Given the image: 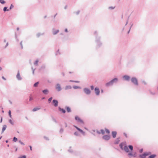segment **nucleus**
<instances>
[{
    "label": "nucleus",
    "mask_w": 158,
    "mask_h": 158,
    "mask_svg": "<svg viewBox=\"0 0 158 158\" xmlns=\"http://www.w3.org/2000/svg\"><path fill=\"white\" fill-rule=\"evenodd\" d=\"M80 12V11H78L76 12V13L77 15H78Z\"/></svg>",
    "instance_id": "a19ab883"
},
{
    "label": "nucleus",
    "mask_w": 158,
    "mask_h": 158,
    "mask_svg": "<svg viewBox=\"0 0 158 158\" xmlns=\"http://www.w3.org/2000/svg\"><path fill=\"white\" fill-rule=\"evenodd\" d=\"M98 133L99 134H100V132H99L98 131Z\"/></svg>",
    "instance_id": "69168bd1"
},
{
    "label": "nucleus",
    "mask_w": 158,
    "mask_h": 158,
    "mask_svg": "<svg viewBox=\"0 0 158 158\" xmlns=\"http://www.w3.org/2000/svg\"><path fill=\"white\" fill-rule=\"evenodd\" d=\"M20 45H21V48H23V47L22 45V42H20Z\"/></svg>",
    "instance_id": "c03bdc74"
},
{
    "label": "nucleus",
    "mask_w": 158,
    "mask_h": 158,
    "mask_svg": "<svg viewBox=\"0 0 158 158\" xmlns=\"http://www.w3.org/2000/svg\"><path fill=\"white\" fill-rule=\"evenodd\" d=\"M30 148V149L31 151L32 150V147L31 146H29Z\"/></svg>",
    "instance_id": "09e8293b"
},
{
    "label": "nucleus",
    "mask_w": 158,
    "mask_h": 158,
    "mask_svg": "<svg viewBox=\"0 0 158 158\" xmlns=\"http://www.w3.org/2000/svg\"><path fill=\"white\" fill-rule=\"evenodd\" d=\"M2 69V68L1 67H0V70H1Z\"/></svg>",
    "instance_id": "13d9d810"
},
{
    "label": "nucleus",
    "mask_w": 158,
    "mask_h": 158,
    "mask_svg": "<svg viewBox=\"0 0 158 158\" xmlns=\"http://www.w3.org/2000/svg\"><path fill=\"white\" fill-rule=\"evenodd\" d=\"M119 146L122 150H124L125 152L128 153L127 155L129 157L136 156V153L133 152V147L132 146L130 145L127 147L124 143H120Z\"/></svg>",
    "instance_id": "f257e3e1"
},
{
    "label": "nucleus",
    "mask_w": 158,
    "mask_h": 158,
    "mask_svg": "<svg viewBox=\"0 0 158 158\" xmlns=\"http://www.w3.org/2000/svg\"><path fill=\"white\" fill-rule=\"evenodd\" d=\"M110 138V135H104L103 136V138L106 140H108Z\"/></svg>",
    "instance_id": "423d86ee"
},
{
    "label": "nucleus",
    "mask_w": 158,
    "mask_h": 158,
    "mask_svg": "<svg viewBox=\"0 0 158 158\" xmlns=\"http://www.w3.org/2000/svg\"><path fill=\"white\" fill-rule=\"evenodd\" d=\"M44 98H42V99H44Z\"/></svg>",
    "instance_id": "e2e57ef3"
},
{
    "label": "nucleus",
    "mask_w": 158,
    "mask_h": 158,
    "mask_svg": "<svg viewBox=\"0 0 158 158\" xmlns=\"http://www.w3.org/2000/svg\"><path fill=\"white\" fill-rule=\"evenodd\" d=\"M8 114L9 116L11 118V112L10 110H9L8 112Z\"/></svg>",
    "instance_id": "7c9ffc66"
},
{
    "label": "nucleus",
    "mask_w": 158,
    "mask_h": 158,
    "mask_svg": "<svg viewBox=\"0 0 158 158\" xmlns=\"http://www.w3.org/2000/svg\"><path fill=\"white\" fill-rule=\"evenodd\" d=\"M17 30H19V28H17Z\"/></svg>",
    "instance_id": "774afa93"
},
{
    "label": "nucleus",
    "mask_w": 158,
    "mask_h": 158,
    "mask_svg": "<svg viewBox=\"0 0 158 158\" xmlns=\"http://www.w3.org/2000/svg\"><path fill=\"white\" fill-rule=\"evenodd\" d=\"M94 91L95 94L96 95L98 96L99 95L100 91L98 87H95L94 89Z\"/></svg>",
    "instance_id": "20e7f679"
},
{
    "label": "nucleus",
    "mask_w": 158,
    "mask_h": 158,
    "mask_svg": "<svg viewBox=\"0 0 158 158\" xmlns=\"http://www.w3.org/2000/svg\"><path fill=\"white\" fill-rule=\"evenodd\" d=\"M7 9V7H5L4 8H3V10L4 11H9V9Z\"/></svg>",
    "instance_id": "bb28decb"
},
{
    "label": "nucleus",
    "mask_w": 158,
    "mask_h": 158,
    "mask_svg": "<svg viewBox=\"0 0 158 158\" xmlns=\"http://www.w3.org/2000/svg\"><path fill=\"white\" fill-rule=\"evenodd\" d=\"M105 131H106V133H107L108 134H109V133H110V131H109L107 129H105Z\"/></svg>",
    "instance_id": "c9c22d12"
},
{
    "label": "nucleus",
    "mask_w": 158,
    "mask_h": 158,
    "mask_svg": "<svg viewBox=\"0 0 158 158\" xmlns=\"http://www.w3.org/2000/svg\"><path fill=\"white\" fill-rule=\"evenodd\" d=\"M74 82H76V83H79V81H74Z\"/></svg>",
    "instance_id": "8fccbe9b"
},
{
    "label": "nucleus",
    "mask_w": 158,
    "mask_h": 158,
    "mask_svg": "<svg viewBox=\"0 0 158 158\" xmlns=\"http://www.w3.org/2000/svg\"><path fill=\"white\" fill-rule=\"evenodd\" d=\"M2 119L1 118V123L2 122Z\"/></svg>",
    "instance_id": "052dcab7"
},
{
    "label": "nucleus",
    "mask_w": 158,
    "mask_h": 158,
    "mask_svg": "<svg viewBox=\"0 0 158 158\" xmlns=\"http://www.w3.org/2000/svg\"><path fill=\"white\" fill-rule=\"evenodd\" d=\"M9 145H7V146H8V147H9Z\"/></svg>",
    "instance_id": "338daca9"
},
{
    "label": "nucleus",
    "mask_w": 158,
    "mask_h": 158,
    "mask_svg": "<svg viewBox=\"0 0 158 158\" xmlns=\"http://www.w3.org/2000/svg\"><path fill=\"white\" fill-rule=\"evenodd\" d=\"M6 143H7L8 142V141L7 140H6Z\"/></svg>",
    "instance_id": "4d7b16f0"
},
{
    "label": "nucleus",
    "mask_w": 158,
    "mask_h": 158,
    "mask_svg": "<svg viewBox=\"0 0 158 158\" xmlns=\"http://www.w3.org/2000/svg\"><path fill=\"white\" fill-rule=\"evenodd\" d=\"M112 83L117 82L118 81V79L117 78H115L111 80Z\"/></svg>",
    "instance_id": "ddd939ff"
},
{
    "label": "nucleus",
    "mask_w": 158,
    "mask_h": 158,
    "mask_svg": "<svg viewBox=\"0 0 158 158\" xmlns=\"http://www.w3.org/2000/svg\"><path fill=\"white\" fill-rule=\"evenodd\" d=\"M70 82H72V81H70Z\"/></svg>",
    "instance_id": "0e129e2a"
},
{
    "label": "nucleus",
    "mask_w": 158,
    "mask_h": 158,
    "mask_svg": "<svg viewBox=\"0 0 158 158\" xmlns=\"http://www.w3.org/2000/svg\"><path fill=\"white\" fill-rule=\"evenodd\" d=\"M143 151V149H141L140 150H139V152L140 153H141Z\"/></svg>",
    "instance_id": "a18cd8bd"
},
{
    "label": "nucleus",
    "mask_w": 158,
    "mask_h": 158,
    "mask_svg": "<svg viewBox=\"0 0 158 158\" xmlns=\"http://www.w3.org/2000/svg\"><path fill=\"white\" fill-rule=\"evenodd\" d=\"M72 88V87L71 86L68 85L65 87V90H67L69 89H71Z\"/></svg>",
    "instance_id": "a211bd4d"
},
{
    "label": "nucleus",
    "mask_w": 158,
    "mask_h": 158,
    "mask_svg": "<svg viewBox=\"0 0 158 158\" xmlns=\"http://www.w3.org/2000/svg\"><path fill=\"white\" fill-rule=\"evenodd\" d=\"M132 82L136 85H138L137 79L135 77H133L131 79Z\"/></svg>",
    "instance_id": "7ed1b4c3"
},
{
    "label": "nucleus",
    "mask_w": 158,
    "mask_h": 158,
    "mask_svg": "<svg viewBox=\"0 0 158 158\" xmlns=\"http://www.w3.org/2000/svg\"><path fill=\"white\" fill-rule=\"evenodd\" d=\"M42 92L44 94H47L48 93V90L47 89H46L43 90Z\"/></svg>",
    "instance_id": "2eb2a0df"
},
{
    "label": "nucleus",
    "mask_w": 158,
    "mask_h": 158,
    "mask_svg": "<svg viewBox=\"0 0 158 158\" xmlns=\"http://www.w3.org/2000/svg\"><path fill=\"white\" fill-rule=\"evenodd\" d=\"M56 89L58 91H60L61 88L60 85L59 84H57L56 85Z\"/></svg>",
    "instance_id": "0eeeda50"
},
{
    "label": "nucleus",
    "mask_w": 158,
    "mask_h": 158,
    "mask_svg": "<svg viewBox=\"0 0 158 158\" xmlns=\"http://www.w3.org/2000/svg\"><path fill=\"white\" fill-rule=\"evenodd\" d=\"M113 83L111 82V81L109 82H108L106 84V86H108L110 85H112Z\"/></svg>",
    "instance_id": "4468645a"
},
{
    "label": "nucleus",
    "mask_w": 158,
    "mask_h": 158,
    "mask_svg": "<svg viewBox=\"0 0 158 158\" xmlns=\"http://www.w3.org/2000/svg\"><path fill=\"white\" fill-rule=\"evenodd\" d=\"M2 79H3L4 80H6L5 78L4 77H2Z\"/></svg>",
    "instance_id": "864d4df0"
},
{
    "label": "nucleus",
    "mask_w": 158,
    "mask_h": 158,
    "mask_svg": "<svg viewBox=\"0 0 158 158\" xmlns=\"http://www.w3.org/2000/svg\"><path fill=\"white\" fill-rule=\"evenodd\" d=\"M132 24H131V27H130V30H129V31H128V33H129V32H130V29H131V27L132 26Z\"/></svg>",
    "instance_id": "3c124183"
},
{
    "label": "nucleus",
    "mask_w": 158,
    "mask_h": 158,
    "mask_svg": "<svg viewBox=\"0 0 158 158\" xmlns=\"http://www.w3.org/2000/svg\"><path fill=\"white\" fill-rule=\"evenodd\" d=\"M156 156V155H152L149 157V158H154Z\"/></svg>",
    "instance_id": "5701e85b"
},
{
    "label": "nucleus",
    "mask_w": 158,
    "mask_h": 158,
    "mask_svg": "<svg viewBox=\"0 0 158 158\" xmlns=\"http://www.w3.org/2000/svg\"><path fill=\"white\" fill-rule=\"evenodd\" d=\"M32 69L33 70V72H32L33 74H34V72H35V69H33L32 68Z\"/></svg>",
    "instance_id": "79ce46f5"
},
{
    "label": "nucleus",
    "mask_w": 158,
    "mask_h": 158,
    "mask_svg": "<svg viewBox=\"0 0 158 158\" xmlns=\"http://www.w3.org/2000/svg\"><path fill=\"white\" fill-rule=\"evenodd\" d=\"M148 153H144L143 154L140 156V157L141 158H145L146 156H148Z\"/></svg>",
    "instance_id": "f8f14e48"
},
{
    "label": "nucleus",
    "mask_w": 158,
    "mask_h": 158,
    "mask_svg": "<svg viewBox=\"0 0 158 158\" xmlns=\"http://www.w3.org/2000/svg\"><path fill=\"white\" fill-rule=\"evenodd\" d=\"M40 108H39L38 107H35L32 110V111L34 112L35 111L37 110H38L40 109Z\"/></svg>",
    "instance_id": "6ab92c4d"
},
{
    "label": "nucleus",
    "mask_w": 158,
    "mask_h": 158,
    "mask_svg": "<svg viewBox=\"0 0 158 158\" xmlns=\"http://www.w3.org/2000/svg\"><path fill=\"white\" fill-rule=\"evenodd\" d=\"M123 78L124 80L128 81L129 80L130 77L128 76L125 75L123 76Z\"/></svg>",
    "instance_id": "9d476101"
},
{
    "label": "nucleus",
    "mask_w": 158,
    "mask_h": 158,
    "mask_svg": "<svg viewBox=\"0 0 158 158\" xmlns=\"http://www.w3.org/2000/svg\"><path fill=\"white\" fill-rule=\"evenodd\" d=\"M4 42H6V39L4 40Z\"/></svg>",
    "instance_id": "5fc2aeb1"
},
{
    "label": "nucleus",
    "mask_w": 158,
    "mask_h": 158,
    "mask_svg": "<svg viewBox=\"0 0 158 158\" xmlns=\"http://www.w3.org/2000/svg\"><path fill=\"white\" fill-rule=\"evenodd\" d=\"M84 91L85 93L87 94H89L91 93V91L90 90L86 88H84Z\"/></svg>",
    "instance_id": "39448f33"
},
{
    "label": "nucleus",
    "mask_w": 158,
    "mask_h": 158,
    "mask_svg": "<svg viewBox=\"0 0 158 158\" xmlns=\"http://www.w3.org/2000/svg\"><path fill=\"white\" fill-rule=\"evenodd\" d=\"M101 92H102V93H103V90H101Z\"/></svg>",
    "instance_id": "6e6d98bb"
},
{
    "label": "nucleus",
    "mask_w": 158,
    "mask_h": 158,
    "mask_svg": "<svg viewBox=\"0 0 158 158\" xmlns=\"http://www.w3.org/2000/svg\"><path fill=\"white\" fill-rule=\"evenodd\" d=\"M67 111L69 112H70L71 111L70 108L69 107H67Z\"/></svg>",
    "instance_id": "2f4dec72"
},
{
    "label": "nucleus",
    "mask_w": 158,
    "mask_h": 158,
    "mask_svg": "<svg viewBox=\"0 0 158 158\" xmlns=\"http://www.w3.org/2000/svg\"><path fill=\"white\" fill-rule=\"evenodd\" d=\"M59 110L60 111H61L63 113H65V110H64L63 109L60 108V107H59Z\"/></svg>",
    "instance_id": "aec40b11"
},
{
    "label": "nucleus",
    "mask_w": 158,
    "mask_h": 158,
    "mask_svg": "<svg viewBox=\"0 0 158 158\" xmlns=\"http://www.w3.org/2000/svg\"><path fill=\"white\" fill-rule=\"evenodd\" d=\"M40 35H41V34H40V33H38V34H37V36L38 37H39L40 36Z\"/></svg>",
    "instance_id": "ea45409f"
},
{
    "label": "nucleus",
    "mask_w": 158,
    "mask_h": 158,
    "mask_svg": "<svg viewBox=\"0 0 158 158\" xmlns=\"http://www.w3.org/2000/svg\"><path fill=\"white\" fill-rule=\"evenodd\" d=\"M59 32V30H57L56 31H54L53 32V35H55L57 33Z\"/></svg>",
    "instance_id": "412c9836"
},
{
    "label": "nucleus",
    "mask_w": 158,
    "mask_h": 158,
    "mask_svg": "<svg viewBox=\"0 0 158 158\" xmlns=\"http://www.w3.org/2000/svg\"><path fill=\"white\" fill-rule=\"evenodd\" d=\"M117 133L116 131H112V135L113 137L114 138L116 137V135Z\"/></svg>",
    "instance_id": "f3484780"
},
{
    "label": "nucleus",
    "mask_w": 158,
    "mask_h": 158,
    "mask_svg": "<svg viewBox=\"0 0 158 158\" xmlns=\"http://www.w3.org/2000/svg\"><path fill=\"white\" fill-rule=\"evenodd\" d=\"M73 88L74 89H81V88L79 86H73Z\"/></svg>",
    "instance_id": "a878e982"
},
{
    "label": "nucleus",
    "mask_w": 158,
    "mask_h": 158,
    "mask_svg": "<svg viewBox=\"0 0 158 158\" xmlns=\"http://www.w3.org/2000/svg\"><path fill=\"white\" fill-rule=\"evenodd\" d=\"M16 78L19 80H21L22 79V78L20 75L19 72V71H18V73L16 75Z\"/></svg>",
    "instance_id": "1a4fd4ad"
},
{
    "label": "nucleus",
    "mask_w": 158,
    "mask_h": 158,
    "mask_svg": "<svg viewBox=\"0 0 158 158\" xmlns=\"http://www.w3.org/2000/svg\"><path fill=\"white\" fill-rule=\"evenodd\" d=\"M52 97H51L48 99V101L49 103L51 102V101L52 99Z\"/></svg>",
    "instance_id": "473e14b6"
},
{
    "label": "nucleus",
    "mask_w": 158,
    "mask_h": 158,
    "mask_svg": "<svg viewBox=\"0 0 158 158\" xmlns=\"http://www.w3.org/2000/svg\"><path fill=\"white\" fill-rule=\"evenodd\" d=\"M52 102L54 103V106H58V102L57 100H53L52 101Z\"/></svg>",
    "instance_id": "9b49d317"
},
{
    "label": "nucleus",
    "mask_w": 158,
    "mask_h": 158,
    "mask_svg": "<svg viewBox=\"0 0 158 158\" xmlns=\"http://www.w3.org/2000/svg\"><path fill=\"white\" fill-rule=\"evenodd\" d=\"M119 140L118 139H117L115 142V144H118L119 143Z\"/></svg>",
    "instance_id": "72a5a7b5"
},
{
    "label": "nucleus",
    "mask_w": 158,
    "mask_h": 158,
    "mask_svg": "<svg viewBox=\"0 0 158 158\" xmlns=\"http://www.w3.org/2000/svg\"><path fill=\"white\" fill-rule=\"evenodd\" d=\"M90 88L92 90H93L94 89V87L93 85L91 86Z\"/></svg>",
    "instance_id": "58836bf2"
},
{
    "label": "nucleus",
    "mask_w": 158,
    "mask_h": 158,
    "mask_svg": "<svg viewBox=\"0 0 158 158\" xmlns=\"http://www.w3.org/2000/svg\"><path fill=\"white\" fill-rule=\"evenodd\" d=\"M74 134L76 136H78L79 135V134L77 132H74Z\"/></svg>",
    "instance_id": "4c0bfd02"
},
{
    "label": "nucleus",
    "mask_w": 158,
    "mask_h": 158,
    "mask_svg": "<svg viewBox=\"0 0 158 158\" xmlns=\"http://www.w3.org/2000/svg\"><path fill=\"white\" fill-rule=\"evenodd\" d=\"M19 143H20L21 145H25V144L24 143H23V142H22L21 140H19Z\"/></svg>",
    "instance_id": "cd10ccee"
},
{
    "label": "nucleus",
    "mask_w": 158,
    "mask_h": 158,
    "mask_svg": "<svg viewBox=\"0 0 158 158\" xmlns=\"http://www.w3.org/2000/svg\"><path fill=\"white\" fill-rule=\"evenodd\" d=\"M17 140H18V139L16 137H14L13 140V142H16L17 141Z\"/></svg>",
    "instance_id": "393cba45"
},
{
    "label": "nucleus",
    "mask_w": 158,
    "mask_h": 158,
    "mask_svg": "<svg viewBox=\"0 0 158 158\" xmlns=\"http://www.w3.org/2000/svg\"><path fill=\"white\" fill-rule=\"evenodd\" d=\"M0 2L2 4H4L5 2L4 0H0Z\"/></svg>",
    "instance_id": "c756f323"
},
{
    "label": "nucleus",
    "mask_w": 158,
    "mask_h": 158,
    "mask_svg": "<svg viewBox=\"0 0 158 158\" xmlns=\"http://www.w3.org/2000/svg\"><path fill=\"white\" fill-rule=\"evenodd\" d=\"M74 127L78 130L79 131H80V132L81 133L82 135H85V132L83 131L82 130L80 129V128H79L78 127H77L76 126H74Z\"/></svg>",
    "instance_id": "6e6552de"
},
{
    "label": "nucleus",
    "mask_w": 158,
    "mask_h": 158,
    "mask_svg": "<svg viewBox=\"0 0 158 158\" xmlns=\"http://www.w3.org/2000/svg\"><path fill=\"white\" fill-rule=\"evenodd\" d=\"M8 43H7L6 45L5 48H6L8 46Z\"/></svg>",
    "instance_id": "37998d69"
},
{
    "label": "nucleus",
    "mask_w": 158,
    "mask_h": 158,
    "mask_svg": "<svg viewBox=\"0 0 158 158\" xmlns=\"http://www.w3.org/2000/svg\"><path fill=\"white\" fill-rule=\"evenodd\" d=\"M63 130L62 129H61L60 130V132H63Z\"/></svg>",
    "instance_id": "49530a36"
},
{
    "label": "nucleus",
    "mask_w": 158,
    "mask_h": 158,
    "mask_svg": "<svg viewBox=\"0 0 158 158\" xmlns=\"http://www.w3.org/2000/svg\"><path fill=\"white\" fill-rule=\"evenodd\" d=\"M39 61L38 60H36L34 63V65L37 66L38 65V63Z\"/></svg>",
    "instance_id": "4be33fe9"
},
{
    "label": "nucleus",
    "mask_w": 158,
    "mask_h": 158,
    "mask_svg": "<svg viewBox=\"0 0 158 158\" xmlns=\"http://www.w3.org/2000/svg\"><path fill=\"white\" fill-rule=\"evenodd\" d=\"M2 138V136L0 137V139H1Z\"/></svg>",
    "instance_id": "680f3d73"
},
{
    "label": "nucleus",
    "mask_w": 158,
    "mask_h": 158,
    "mask_svg": "<svg viewBox=\"0 0 158 158\" xmlns=\"http://www.w3.org/2000/svg\"><path fill=\"white\" fill-rule=\"evenodd\" d=\"M7 126L6 125H4L3 126L2 130V133H3L5 130L6 129V128Z\"/></svg>",
    "instance_id": "dca6fc26"
},
{
    "label": "nucleus",
    "mask_w": 158,
    "mask_h": 158,
    "mask_svg": "<svg viewBox=\"0 0 158 158\" xmlns=\"http://www.w3.org/2000/svg\"><path fill=\"white\" fill-rule=\"evenodd\" d=\"M101 132L102 134H104L105 132L103 130H101Z\"/></svg>",
    "instance_id": "e433bc0d"
},
{
    "label": "nucleus",
    "mask_w": 158,
    "mask_h": 158,
    "mask_svg": "<svg viewBox=\"0 0 158 158\" xmlns=\"http://www.w3.org/2000/svg\"><path fill=\"white\" fill-rule=\"evenodd\" d=\"M75 119L77 121L78 123H79L81 124H83V121L81 119L78 117L76 116L75 117Z\"/></svg>",
    "instance_id": "f03ea898"
},
{
    "label": "nucleus",
    "mask_w": 158,
    "mask_h": 158,
    "mask_svg": "<svg viewBox=\"0 0 158 158\" xmlns=\"http://www.w3.org/2000/svg\"><path fill=\"white\" fill-rule=\"evenodd\" d=\"M9 122L12 125H13L14 124L13 122V121L11 119H10L9 120Z\"/></svg>",
    "instance_id": "c85d7f7f"
},
{
    "label": "nucleus",
    "mask_w": 158,
    "mask_h": 158,
    "mask_svg": "<svg viewBox=\"0 0 158 158\" xmlns=\"http://www.w3.org/2000/svg\"><path fill=\"white\" fill-rule=\"evenodd\" d=\"M39 84V82H37L35 83L34 84V86L35 87H36L38 85V84Z\"/></svg>",
    "instance_id": "b1692460"
},
{
    "label": "nucleus",
    "mask_w": 158,
    "mask_h": 158,
    "mask_svg": "<svg viewBox=\"0 0 158 158\" xmlns=\"http://www.w3.org/2000/svg\"><path fill=\"white\" fill-rule=\"evenodd\" d=\"M65 31L66 32H67L68 31L67 29H65Z\"/></svg>",
    "instance_id": "603ef678"
},
{
    "label": "nucleus",
    "mask_w": 158,
    "mask_h": 158,
    "mask_svg": "<svg viewBox=\"0 0 158 158\" xmlns=\"http://www.w3.org/2000/svg\"><path fill=\"white\" fill-rule=\"evenodd\" d=\"M109 8H111V9H113L114 8H112V7H110Z\"/></svg>",
    "instance_id": "bf43d9fd"
},
{
    "label": "nucleus",
    "mask_w": 158,
    "mask_h": 158,
    "mask_svg": "<svg viewBox=\"0 0 158 158\" xmlns=\"http://www.w3.org/2000/svg\"><path fill=\"white\" fill-rule=\"evenodd\" d=\"M32 98L31 97H30V98H29V100L30 101H31L32 100Z\"/></svg>",
    "instance_id": "de8ad7c7"
},
{
    "label": "nucleus",
    "mask_w": 158,
    "mask_h": 158,
    "mask_svg": "<svg viewBox=\"0 0 158 158\" xmlns=\"http://www.w3.org/2000/svg\"><path fill=\"white\" fill-rule=\"evenodd\" d=\"M13 7H14V6L12 4H11L10 6V7L9 10H11V9L13 8Z\"/></svg>",
    "instance_id": "f704fd0d"
}]
</instances>
